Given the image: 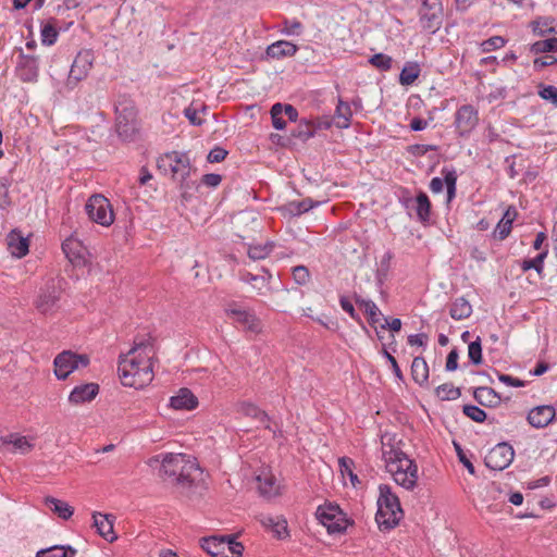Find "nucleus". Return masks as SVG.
<instances>
[{
  "mask_svg": "<svg viewBox=\"0 0 557 557\" xmlns=\"http://www.w3.org/2000/svg\"><path fill=\"white\" fill-rule=\"evenodd\" d=\"M261 523L263 527L271 529L278 540H283L289 536L287 521L284 518L265 516L261 519Z\"/></svg>",
  "mask_w": 557,
  "mask_h": 557,
  "instance_id": "nucleus-30",
  "label": "nucleus"
},
{
  "mask_svg": "<svg viewBox=\"0 0 557 557\" xmlns=\"http://www.w3.org/2000/svg\"><path fill=\"white\" fill-rule=\"evenodd\" d=\"M462 412L466 417L479 423L484 422L487 418L486 412L475 405H465L462 407Z\"/></svg>",
  "mask_w": 557,
  "mask_h": 557,
  "instance_id": "nucleus-51",
  "label": "nucleus"
},
{
  "mask_svg": "<svg viewBox=\"0 0 557 557\" xmlns=\"http://www.w3.org/2000/svg\"><path fill=\"white\" fill-rule=\"evenodd\" d=\"M396 196L398 202L409 216H412V211H414L418 221L422 224L430 221L432 206L429 196L424 191L419 190L418 194L413 196L408 188L400 187Z\"/></svg>",
  "mask_w": 557,
  "mask_h": 557,
  "instance_id": "nucleus-6",
  "label": "nucleus"
},
{
  "mask_svg": "<svg viewBox=\"0 0 557 557\" xmlns=\"http://www.w3.org/2000/svg\"><path fill=\"white\" fill-rule=\"evenodd\" d=\"M99 394V385L97 383H85L75 386L70 395L69 401L73 405L90 403Z\"/></svg>",
  "mask_w": 557,
  "mask_h": 557,
  "instance_id": "nucleus-19",
  "label": "nucleus"
},
{
  "mask_svg": "<svg viewBox=\"0 0 557 557\" xmlns=\"http://www.w3.org/2000/svg\"><path fill=\"white\" fill-rule=\"evenodd\" d=\"M261 409L257 405L249 401H244L239 405V412L252 419H256Z\"/></svg>",
  "mask_w": 557,
  "mask_h": 557,
  "instance_id": "nucleus-63",
  "label": "nucleus"
},
{
  "mask_svg": "<svg viewBox=\"0 0 557 557\" xmlns=\"http://www.w3.org/2000/svg\"><path fill=\"white\" fill-rule=\"evenodd\" d=\"M12 182L13 180L10 176H0V210H8L12 206L10 196Z\"/></svg>",
  "mask_w": 557,
  "mask_h": 557,
  "instance_id": "nucleus-42",
  "label": "nucleus"
},
{
  "mask_svg": "<svg viewBox=\"0 0 557 557\" xmlns=\"http://www.w3.org/2000/svg\"><path fill=\"white\" fill-rule=\"evenodd\" d=\"M89 220L101 225L110 226L114 221V212L108 198L101 194L90 196L85 205Z\"/></svg>",
  "mask_w": 557,
  "mask_h": 557,
  "instance_id": "nucleus-8",
  "label": "nucleus"
},
{
  "mask_svg": "<svg viewBox=\"0 0 557 557\" xmlns=\"http://www.w3.org/2000/svg\"><path fill=\"white\" fill-rule=\"evenodd\" d=\"M319 205V201H314L311 198H305L302 200L288 201L285 205L281 206L278 210L282 212L284 216L296 218L310 211L311 209L318 207Z\"/></svg>",
  "mask_w": 557,
  "mask_h": 557,
  "instance_id": "nucleus-22",
  "label": "nucleus"
},
{
  "mask_svg": "<svg viewBox=\"0 0 557 557\" xmlns=\"http://www.w3.org/2000/svg\"><path fill=\"white\" fill-rule=\"evenodd\" d=\"M511 230L512 224L500 219L493 232V236L498 240H504L509 236Z\"/></svg>",
  "mask_w": 557,
  "mask_h": 557,
  "instance_id": "nucleus-58",
  "label": "nucleus"
},
{
  "mask_svg": "<svg viewBox=\"0 0 557 557\" xmlns=\"http://www.w3.org/2000/svg\"><path fill=\"white\" fill-rule=\"evenodd\" d=\"M293 280L299 286H305L310 280V272L305 265H296L292 269Z\"/></svg>",
  "mask_w": 557,
  "mask_h": 557,
  "instance_id": "nucleus-54",
  "label": "nucleus"
},
{
  "mask_svg": "<svg viewBox=\"0 0 557 557\" xmlns=\"http://www.w3.org/2000/svg\"><path fill=\"white\" fill-rule=\"evenodd\" d=\"M530 51L534 54L556 52L557 51V37H548L545 40H540L531 45Z\"/></svg>",
  "mask_w": 557,
  "mask_h": 557,
  "instance_id": "nucleus-44",
  "label": "nucleus"
},
{
  "mask_svg": "<svg viewBox=\"0 0 557 557\" xmlns=\"http://www.w3.org/2000/svg\"><path fill=\"white\" fill-rule=\"evenodd\" d=\"M89 362V357L87 355H79L72 350H64L58 354L54 358V374L58 380H65L76 369L85 368Z\"/></svg>",
  "mask_w": 557,
  "mask_h": 557,
  "instance_id": "nucleus-9",
  "label": "nucleus"
},
{
  "mask_svg": "<svg viewBox=\"0 0 557 557\" xmlns=\"http://www.w3.org/2000/svg\"><path fill=\"white\" fill-rule=\"evenodd\" d=\"M301 30H302V25L297 20H293V21L285 20L284 26L283 27L277 26V29H276V32L281 33V35H295V34L300 33Z\"/></svg>",
  "mask_w": 557,
  "mask_h": 557,
  "instance_id": "nucleus-56",
  "label": "nucleus"
},
{
  "mask_svg": "<svg viewBox=\"0 0 557 557\" xmlns=\"http://www.w3.org/2000/svg\"><path fill=\"white\" fill-rule=\"evenodd\" d=\"M412 380L421 387L429 385V366L423 357H414L411 363Z\"/></svg>",
  "mask_w": 557,
  "mask_h": 557,
  "instance_id": "nucleus-29",
  "label": "nucleus"
},
{
  "mask_svg": "<svg viewBox=\"0 0 557 557\" xmlns=\"http://www.w3.org/2000/svg\"><path fill=\"white\" fill-rule=\"evenodd\" d=\"M534 35H557V20L552 17H539L531 22Z\"/></svg>",
  "mask_w": 557,
  "mask_h": 557,
  "instance_id": "nucleus-33",
  "label": "nucleus"
},
{
  "mask_svg": "<svg viewBox=\"0 0 557 557\" xmlns=\"http://www.w3.org/2000/svg\"><path fill=\"white\" fill-rule=\"evenodd\" d=\"M272 125L275 129L282 131L286 127V121L282 115V103L277 102L271 107L270 110Z\"/></svg>",
  "mask_w": 557,
  "mask_h": 557,
  "instance_id": "nucleus-52",
  "label": "nucleus"
},
{
  "mask_svg": "<svg viewBox=\"0 0 557 557\" xmlns=\"http://www.w3.org/2000/svg\"><path fill=\"white\" fill-rule=\"evenodd\" d=\"M513 458V447L507 442H502L496 444L487 453L484 458V463L491 470L503 471L511 465Z\"/></svg>",
  "mask_w": 557,
  "mask_h": 557,
  "instance_id": "nucleus-11",
  "label": "nucleus"
},
{
  "mask_svg": "<svg viewBox=\"0 0 557 557\" xmlns=\"http://www.w3.org/2000/svg\"><path fill=\"white\" fill-rule=\"evenodd\" d=\"M379 493L375 521L380 530L388 531L394 529L399 522L403 513L400 502L398 496L392 492V487L387 484H380Z\"/></svg>",
  "mask_w": 557,
  "mask_h": 557,
  "instance_id": "nucleus-4",
  "label": "nucleus"
},
{
  "mask_svg": "<svg viewBox=\"0 0 557 557\" xmlns=\"http://www.w3.org/2000/svg\"><path fill=\"white\" fill-rule=\"evenodd\" d=\"M441 173L444 176V182L447 189V201H450L456 196L458 178L457 172L454 168L444 166Z\"/></svg>",
  "mask_w": 557,
  "mask_h": 557,
  "instance_id": "nucleus-41",
  "label": "nucleus"
},
{
  "mask_svg": "<svg viewBox=\"0 0 557 557\" xmlns=\"http://www.w3.org/2000/svg\"><path fill=\"white\" fill-rule=\"evenodd\" d=\"M548 255V249H544L533 259H524L520 263V268L523 272L535 270L537 274H542L544 271V261Z\"/></svg>",
  "mask_w": 557,
  "mask_h": 557,
  "instance_id": "nucleus-38",
  "label": "nucleus"
},
{
  "mask_svg": "<svg viewBox=\"0 0 557 557\" xmlns=\"http://www.w3.org/2000/svg\"><path fill=\"white\" fill-rule=\"evenodd\" d=\"M77 550L71 545H53L39 549L35 557H75Z\"/></svg>",
  "mask_w": 557,
  "mask_h": 557,
  "instance_id": "nucleus-34",
  "label": "nucleus"
},
{
  "mask_svg": "<svg viewBox=\"0 0 557 557\" xmlns=\"http://www.w3.org/2000/svg\"><path fill=\"white\" fill-rule=\"evenodd\" d=\"M62 251L74 267L87 264V249L79 239L73 236L66 238L62 243Z\"/></svg>",
  "mask_w": 557,
  "mask_h": 557,
  "instance_id": "nucleus-16",
  "label": "nucleus"
},
{
  "mask_svg": "<svg viewBox=\"0 0 557 557\" xmlns=\"http://www.w3.org/2000/svg\"><path fill=\"white\" fill-rule=\"evenodd\" d=\"M173 180L181 183L182 187L189 188L187 178L190 175L191 164L186 152L172 151Z\"/></svg>",
  "mask_w": 557,
  "mask_h": 557,
  "instance_id": "nucleus-17",
  "label": "nucleus"
},
{
  "mask_svg": "<svg viewBox=\"0 0 557 557\" xmlns=\"http://www.w3.org/2000/svg\"><path fill=\"white\" fill-rule=\"evenodd\" d=\"M199 470L198 463L185 454H166L161 462L160 475L172 483L191 486L193 473Z\"/></svg>",
  "mask_w": 557,
  "mask_h": 557,
  "instance_id": "nucleus-3",
  "label": "nucleus"
},
{
  "mask_svg": "<svg viewBox=\"0 0 557 557\" xmlns=\"http://www.w3.org/2000/svg\"><path fill=\"white\" fill-rule=\"evenodd\" d=\"M226 312L236 323L240 324L246 330L256 334L261 331V322L255 313L237 308H231Z\"/></svg>",
  "mask_w": 557,
  "mask_h": 557,
  "instance_id": "nucleus-20",
  "label": "nucleus"
},
{
  "mask_svg": "<svg viewBox=\"0 0 557 557\" xmlns=\"http://www.w3.org/2000/svg\"><path fill=\"white\" fill-rule=\"evenodd\" d=\"M60 297V287L54 280H50L39 289L35 307L42 314L51 313L55 309Z\"/></svg>",
  "mask_w": 557,
  "mask_h": 557,
  "instance_id": "nucleus-13",
  "label": "nucleus"
},
{
  "mask_svg": "<svg viewBox=\"0 0 557 557\" xmlns=\"http://www.w3.org/2000/svg\"><path fill=\"white\" fill-rule=\"evenodd\" d=\"M198 406V398L187 388H181L170 398V407L175 410H193Z\"/></svg>",
  "mask_w": 557,
  "mask_h": 557,
  "instance_id": "nucleus-24",
  "label": "nucleus"
},
{
  "mask_svg": "<svg viewBox=\"0 0 557 557\" xmlns=\"http://www.w3.org/2000/svg\"><path fill=\"white\" fill-rule=\"evenodd\" d=\"M18 51L20 55L15 67L17 78L24 83H36L39 76L38 59L24 53L22 48H18Z\"/></svg>",
  "mask_w": 557,
  "mask_h": 557,
  "instance_id": "nucleus-14",
  "label": "nucleus"
},
{
  "mask_svg": "<svg viewBox=\"0 0 557 557\" xmlns=\"http://www.w3.org/2000/svg\"><path fill=\"white\" fill-rule=\"evenodd\" d=\"M256 480L260 496L270 499L280 495V486L276 484V479L271 471H261Z\"/></svg>",
  "mask_w": 557,
  "mask_h": 557,
  "instance_id": "nucleus-21",
  "label": "nucleus"
},
{
  "mask_svg": "<svg viewBox=\"0 0 557 557\" xmlns=\"http://www.w3.org/2000/svg\"><path fill=\"white\" fill-rule=\"evenodd\" d=\"M290 135L300 139L301 141H307L315 135V127L310 121L302 119L300 120L299 124L292 131Z\"/></svg>",
  "mask_w": 557,
  "mask_h": 557,
  "instance_id": "nucleus-40",
  "label": "nucleus"
},
{
  "mask_svg": "<svg viewBox=\"0 0 557 557\" xmlns=\"http://www.w3.org/2000/svg\"><path fill=\"white\" fill-rule=\"evenodd\" d=\"M173 156L172 151L166 152L157 160V168L163 175H171L173 177Z\"/></svg>",
  "mask_w": 557,
  "mask_h": 557,
  "instance_id": "nucleus-53",
  "label": "nucleus"
},
{
  "mask_svg": "<svg viewBox=\"0 0 557 557\" xmlns=\"http://www.w3.org/2000/svg\"><path fill=\"white\" fill-rule=\"evenodd\" d=\"M3 444H10L13 445V447L22 453H25L30 449L32 445L27 441L25 436H16L13 434H10L5 437H2Z\"/></svg>",
  "mask_w": 557,
  "mask_h": 557,
  "instance_id": "nucleus-50",
  "label": "nucleus"
},
{
  "mask_svg": "<svg viewBox=\"0 0 557 557\" xmlns=\"http://www.w3.org/2000/svg\"><path fill=\"white\" fill-rule=\"evenodd\" d=\"M473 398L483 407L496 408L502 403L500 395L492 387L479 386L473 389Z\"/></svg>",
  "mask_w": 557,
  "mask_h": 557,
  "instance_id": "nucleus-26",
  "label": "nucleus"
},
{
  "mask_svg": "<svg viewBox=\"0 0 557 557\" xmlns=\"http://www.w3.org/2000/svg\"><path fill=\"white\" fill-rule=\"evenodd\" d=\"M368 62L374 66L375 69L382 71V72H387L392 69V65H393V59L392 57L387 55V54H384L382 52H379V53H374L373 55H371L368 60Z\"/></svg>",
  "mask_w": 557,
  "mask_h": 557,
  "instance_id": "nucleus-47",
  "label": "nucleus"
},
{
  "mask_svg": "<svg viewBox=\"0 0 557 557\" xmlns=\"http://www.w3.org/2000/svg\"><path fill=\"white\" fill-rule=\"evenodd\" d=\"M382 458L385 461L388 472L392 473L394 481L410 491L418 481V466L413 459H410L406 453L393 445H386L383 441Z\"/></svg>",
  "mask_w": 557,
  "mask_h": 557,
  "instance_id": "nucleus-2",
  "label": "nucleus"
},
{
  "mask_svg": "<svg viewBox=\"0 0 557 557\" xmlns=\"http://www.w3.org/2000/svg\"><path fill=\"white\" fill-rule=\"evenodd\" d=\"M381 354L384 358H386V360L388 361V363L391 364V368H392V371L394 373V375L403 381L404 380V375H403V372L398 366V362L397 360L395 359V357L393 355L389 354V351L386 349V346L383 345V348L381 350Z\"/></svg>",
  "mask_w": 557,
  "mask_h": 557,
  "instance_id": "nucleus-59",
  "label": "nucleus"
},
{
  "mask_svg": "<svg viewBox=\"0 0 557 557\" xmlns=\"http://www.w3.org/2000/svg\"><path fill=\"white\" fill-rule=\"evenodd\" d=\"M472 314L471 304L463 297L456 298L449 308V315L457 321L465 320Z\"/></svg>",
  "mask_w": 557,
  "mask_h": 557,
  "instance_id": "nucleus-31",
  "label": "nucleus"
},
{
  "mask_svg": "<svg viewBox=\"0 0 557 557\" xmlns=\"http://www.w3.org/2000/svg\"><path fill=\"white\" fill-rule=\"evenodd\" d=\"M225 546L232 556L239 557L243 555L244 545L237 542L234 535H225Z\"/></svg>",
  "mask_w": 557,
  "mask_h": 557,
  "instance_id": "nucleus-57",
  "label": "nucleus"
},
{
  "mask_svg": "<svg viewBox=\"0 0 557 557\" xmlns=\"http://www.w3.org/2000/svg\"><path fill=\"white\" fill-rule=\"evenodd\" d=\"M274 244L268 242L264 245L249 246L247 253L251 260H261L267 258L272 252Z\"/></svg>",
  "mask_w": 557,
  "mask_h": 557,
  "instance_id": "nucleus-46",
  "label": "nucleus"
},
{
  "mask_svg": "<svg viewBox=\"0 0 557 557\" xmlns=\"http://www.w3.org/2000/svg\"><path fill=\"white\" fill-rule=\"evenodd\" d=\"M297 46L287 40H278L267 47L265 53L268 59H283L285 57L294 55L297 51Z\"/></svg>",
  "mask_w": 557,
  "mask_h": 557,
  "instance_id": "nucleus-27",
  "label": "nucleus"
},
{
  "mask_svg": "<svg viewBox=\"0 0 557 557\" xmlns=\"http://www.w3.org/2000/svg\"><path fill=\"white\" fill-rule=\"evenodd\" d=\"M442 8L438 0H424L420 10V20L423 27L431 34H434L442 21Z\"/></svg>",
  "mask_w": 557,
  "mask_h": 557,
  "instance_id": "nucleus-15",
  "label": "nucleus"
},
{
  "mask_svg": "<svg viewBox=\"0 0 557 557\" xmlns=\"http://www.w3.org/2000/svg\"><path fill=\"white\" fill-rule=\"evenodd\" d=\"M339 305L342 307V309L349 314V317L355 320L356 322L362 324V321H361V318L360 315L357 313V311L355 310V307L354 305L351 304V301L346 297V296H342L339 298Z\"/></svg>",
  "mask_w": 557,
  "mask_h": 557,
  "instance_id": "nucleus-61",
  "label": "nucleus"
},
{
  "mask_svg": "<svg viewBox=\"0 0 557 557\" xmlns=\"http://www.w3.org/2000/svg\"><path fill=\"white\" fill-rule=\"evenodd\" d=\"M200 546L210 556L214 557L216 550L226 549L225 535L202 537Z\"/></svg>",
  "mask_w": 557,
  "mask_h": 557,
  "instance_id": "nucleus-39",
  "label": "nucleus"
},
{
  "mask_svg": "<svg viewBox=\"0 0 557 557\" xmlns=\"http://www.w3.org/2000/svg\"><path fill=\"white\" fill-rule=\"evenodd\" d=\"M355 301L358 306L364 309V312L369 317V324L374 325L380 320V315H382L379 307L371 299H363L360 296L355 295Z\"/></svg>",
  "mask_w": 557,
  "mask_h": 557,
  "instance_id": "nucleus-35",
  "label": "nucleus"
},
{
  "mask_svg": "<svg viewBox=\"0 0 557 557\" xmlns=\"http://www.w3.org/2000/svg\"><path fill=\"white\" fill-rule=\"evenodd\" d=\"M199 109L193 106H189L184 109L185 117L194 126H201L205 123V120L198 116Z\"/></svg>",
  "mask_w": 557,
  "mask_h": 557,
  "instance_id": "nucleus-62",
  "label": "nucleus"
},
{
  "mask_svg": "<svg viewBox=\"0 0 557 557\" xmlns=\"http://www.w3.org/2000/svg\"><path fill=\"white\" fill-rule=\"evenodd\" d=\"M468 358L469 361L474 366H479L483 362L482 343L480 336H478L474 341L469 343Z\"/></svg>",
  "mask_w": 557,
  "mask_h": 557,
  "instance_id": "nucleus-48",
  "label": "nucleus"
},
{
  "mask_svg": "<svg viewBox=\"0 0 557 557\" xmlns=\"http://www.w3.org/2000/svg\"><path fill=\"white\" fill-rule=\"evenodd\" d=\"M8 247L12 256L16 258H23L28 253V239L21 236L20 233L12 231L8 235Z\"/></svg>",
  "mask_w": 557,
  "mask_h": 557,
  "instance_id": "nucleus-28",
  "label": "nucleus"
},
{
  "mask_svg": "<svg viewBox=\"0 0 557 557\" xmlns=\"http://www.w3.org/2000/svg\"><path fill=\"white\" fill-rule=\"evenodd\" d=\"M134 347L127 355H121L119 360L117 372L124 386L137 387L141 386L146 381H151L152 364L150 359H144L139 356H133L138 349L147 348L150 345L147 341H135Z\"/></svg>",
  "mask_w": 557,
  "mask_h": 557,
  "instance_id": "nucleus-1",
  "label": "nucleus"
},
{
  "mask_svg": "<svg viewBox=\"0 0 557 557\" xmlns=\"http://www.w3.org/2000/svg\"><path fill=\"white\" fill-rule=\"evenodd\" d=\"M228 151L221 146H214L207 156V161L209 163H219L225 160Z\"/></svg>",
  "mask_w": 557,
  "mask_h": 557,
  "instance_id": "nucleus-60",
  "label": "nucleus"
},
{
  "mask_svg": "<svg viewBox=\"0 0 557 557\" xmlns=\"http://www.w3.org/2000/svg\"><path fill=\"white\" fill-rule=\"evenodd\" d=\"M115 113V131L119 138L124 143L135 141L140 131V122L134 102L126 98L119 100Z\"/></svg>",
  "mask_w": 557,
  "mask_h": 557,
  "instance_id": "nucleus-5",
  "label": "nucleus"
},
{
  "mask_svg": "<svg viewBox=\"0 0 557 557\" xmlns=\"http://www.w3.org/2000/svg\"><path fill=\"white\" fill-rule=\"evenodd\" d=\"M537 95L545 101L557 108V87L540 83L537 85Z\"/></svg>",
  "mask_w": 557,
  "mask_h": 557,
  "instance_id": "nucleus-49",
  "label": "nucleus"
},
{
  "mask_svg": "<svg viewBox=\"0 0 557 557\" xmlns=\"http://www.w3.org/2000/svg\"><path fill=\"white\" fill-rule=\"evenodd\" d=\"M507 44L506 37H488L486 40L481 42L482 52H491L503 48Z\"/></svg>",
  "mask_w": 557,
  "mask_h": 557,
  "instance_id": "nucleus-55",
  "label": "nucleus"
},
{
  "mask_svg": "<svg viewBox=\"0 0 557 557\" xmlns=\"http://www.w3.org/2000/svg\"><path fill=\"white\" fill-rule=\"evenodd\" d=\"M557 63V58L554 55H544L540 58H535L533 61V67L535 71H541L546 66L553 65Z\"/></svg>",
  "mask_w": 557,
  "mask_h": 557,
  "instance_id": "nucleus-64",
  "label": "nucleus"
},
{
  "mask_svg": "<svg viewBox=\"0 0 557 557\" xmlns=\"http://www.w3.org/2000/svg\"><path fill=\"white\" fill-rule=\"evenodd\" d=\"M436 396L442 400H455L460 397L461 391L451 383H444L436 387Z\"/></svg>",
  "mask_w": 557,
  "mask_h": 557,
  "instance_id": "nucleus-45",
  "label": "nucleus"
},
{
  "mask_svg": "<svg viewBox=\"0 0 557 557\" xmlns=\"http://www.w3.org/2000/svg\"><path fill=\"white\" fill-rule=\"evenodd\" d=\"M335 116L337 119L336 126L338 128H348L350 125V119L352 116L350 106L347 102H344L343 100L339 99L335 110Z\"/></svg>",
  "mask_w": 557,
  "mask_h": 557,
  "instance_id": "nucleus-37",
  "label": "nucleus"
},
{
  "mask_svg": "<svg viewBox=\"0 0 557 557\" xmlns=\"http://www.w3.org/2000/svg\"><path fill=\"white\" fill-rule=\"evenodd\" d=\"M45 505L63 520H69L74 513L73 507H71L66 502L52 496L45 498Z\"/></svg>",
  "mask_w": 557,
  "mask_h": 557,
  "instance_id": "nucleus-32",
  "label": "nucleus"
},
{
  "mask_svg": "<svg viewBox=\"0 0 557 557\" xmlns=\"http://www.w3.org/2000/svg\"><path fill=\"white\" fill-rule=\"evenodd\" d=\"M319 522L324 525L329 534H343L346 532L350 520L336 504H324L318 507L315 512Z\"/></svg>",
  "mask_w": 557,
  "mask_h": 557,
  "instance_id": "nucleus-7",
  "label": "nucleus"
},
{
  "mask_svg": "<svg viewBox=\"0 0 557 557\" xmlns=\"http://www.w3.org/2000/svg\"><path fill=\"white\" fill-rule=\"evenodd\" d=\"M94 53L91 50H82L75 57L66 79V87L74 89L77 84L85 79L94 63Z\"/></svg>",
  "mask_w": 557,
  "mask_h": 557,
  "instance_id": "nucleus-10",
  "label": "nucleus"
},
{
  "mask_svg": "<svg viewBox=\"0 0 557 557\" xmlns=\"http://www.w3.org/2000/svg\"><path fill=\"white\" fill-rule=\"evenodd\" d=\"M479 123V111L472 104H463L455 113L454 125L459 137H468Z\"/></svg>",
  "mask_w": 557,
  "mask_h": 557,
  "instance_id": "nucleus-12",
  "label": "nucleus"
},
{
  "mask_svg": "<svg viewBox=\"0 0 557 557\" xmlns=\"http://www.w3.org/2000/svg\"><path fill=\"white\" fill-rule=\"evenodd\" d=\"M420 66L417 62H407L400 71L399 74V83L403 86H409L414 83V81L420 75Z\"/></svg>",
  "mask_w": 557,
  "mask_h": 557,
  "instance_id": "nucleus-36",
  "label": "nucleus"
},
{
  "mask_svg": "<svg viewBox=\"0 0 557 557\" xmlns=\"http://www.w3.org/2000/svg\"><path fill=\"white\" fill-rule=\"evenodd\" d=\"M394 258V253L391 250L384 252L381 258L380 267L375 271V285L376 289L383 298L387 297V293L384 290L383 286L388 277V273L391 270V262Z\"/></svg>",
  "mask_w": 557,
  "mask_h": 557,
  "instance_id": "nucleus-25",
  "label": "nucleus"
},
{
  "mask_svg": "<svg viewBox=\"0 0 557 557\" xmlns=\"http://www.w3.org/2000/svg\"><path fill=\"white\" fill-rule=\"evenodd\" d=\"M555 416L556 411L553 406L542 405L531 409L527 420L533 428L543 429L554 420Z\"/></svg>",
  "mask_w": 557,
  "mask_h": 557,
  "instance_id": "nucleus-18",
  "label": "nucleus"
},
{
  "mask_svg": "<svg viewBox=\"0 0 557 557\" xmlns=\"http://www.w3.org/2000/svg\"><path fill=\"white\" fill-rule=\"evenodd\" d=\"M94 527L97 533L108 542L116 540L113 523L114 517L112 515H102L100 512L92 513Z\"/></svg>",
  "mask_w": 557,
  "mask_h": 557,
  "instance_id": "nucleus-23",
  "label": "nucleus"
},
{
  "mask_svg": "<svg viewBox=\"0 0 557 557\" xmlns=\"http://www.w3.org/2000/svg\"><path fill=\"white\" fill-rule=\"evenodd\" d=\"M338 465L341 468V472L343 475H347L352 484V486H357L360 484V480L358 479V475L354 472L355 462L349 457H341L338 459Z\"/></svg>",
  "mask_w": 557,
  "mask_h": 557,
  "instance_id": "nucleus-43",
  "label": "nucleus"
}]
</instances>
